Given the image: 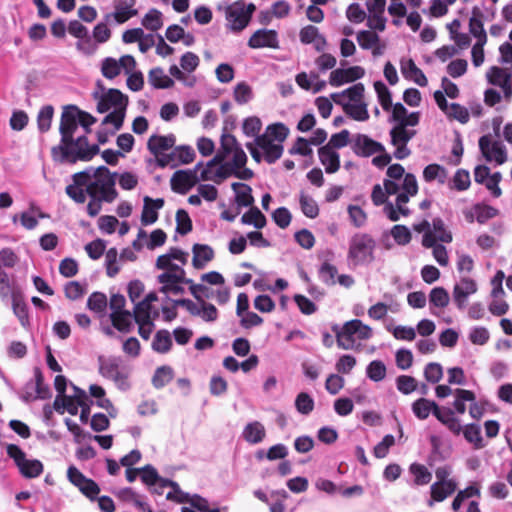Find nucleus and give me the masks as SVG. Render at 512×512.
Listing matches in <instances>:
<instances>
[{"label": "nucleus", "mask_w": 512, "mask_h": 512, "mask_svg": "<svg viewBox=\"0 0 512 512\" xmlns=\"http://www.w3.org/2000/svg\"><path fill=\"white\" fill-rule=\"evenodd\" d=\"M94 99L97 101V111L107 114L102 124H112L116 131L120 130L126 115L128 97L118 89L103 90L101 93L94 92Z\"/></svg>", "instance_id": "f03ea898"}, {"label": "nucleus", "mask_w": 512, "mask_h": 512, "mask_svg": "<svg viewBox=\"0 0 512 512\" xmlns=\"http://www.w3.org/2000/svg\"><path fill=\"white\" fill-rule=\"evenodd\" d=\"M314 399L306 392H301L296 396L295 408L303 415H309L314 409Z\"/></svg>", "instance_id": "052dcab7"}, {"label": "nucleus", "mask_w": 512, "mask_h": 512, "mask_svg": "<svg viewBox=\"0 0 512 512\" xmlns=\"http://www.w3.org/2000/svg\"><path fill=\"white\" fill-rule=\"evenodd\" d=\"M54 108L51 105L43 106L37 115V125L40 132H47L52 123Z\"/></svg>", "instance_id": "6e6d98bb"}, {"label": "nucleus", "mask_w": 512, "mask_h": 512, "mask_svg": "<svg viewBox=\"0 0 512 512\" xmlns=\"http://www.w3.org/2000/svg\"><path fill=\"white\" fill-rule=\"evenodd\" d=\"M136 0H114V12L107 13L104 16L106 22L114 21L116 24H123L130 18L138 14L137 9L134 8Z\"/></svg>", "instance_id": "a211bd4d"}, {"label": "nucleus", "mask_w": 512, "mask_h": 512, "mask_svg": "<svg viewBox=\"0 0 512 512\" xmlns=\"http://www.w3.org/2000/svg\"><path fill=\"white\" fill-rule=\"evenodd\" d=\"M278 44V34L271 29H259L248 40V46L252 49L277 48Z\"/></svg>", "instance_id": "b1692460"}, {"label": "nucleus", "mask_w": 512, "mask_h": 512, "mask_svg": "<svg viewBox=\"0 0 512 512\" xmlns=\"http://www.w3.org/2000/svg\"><path fill=\"white\" fill-rule=\"evenodd\" d=\"M477 283L470 277H461L453 287V301L459 310L466 308L468 298L477 292Z\"/></svg>", "instance_id": "f3484780"}, {"label": "nucleus", "mask_w": 512, "mask_h": 512, "mask_svg": "<svg viewBox=\"0 0 512 512\" xmlns=\"http://www.w3.org/2000/svg\"><path fill=\"white\" fill-rule=\"evenodd\" d=\"M107 304V297L102 292H93L87 300V307L96 313H102Z\"/></svg>", "instance_id": "338daca9"}, {"label": "nucleus", "mask_w": 512, "mask_h": 512, "mask_svg": "<svg viewBox=\"0 0 512 512\" xmlns=\"http://www.w3.org/2000/svg\"><path fill=\"white\" fill-rule=\"evenodd\" d=\"M351 148L360 157H370L384 151V145L365 134H356L352 139Z\"/></svg>", "instance_id": "aec40b11"}, {"label": "nucleus", "mask_w": 512, "mask_h": 512, "mask_svg": "<svg viewBox=\"0 0 512 512\" xmlns=\"http://www.w3.org/2000/svg\"><path fill=\"white\" fill-rule=\"evenodd\" d=\"M34 390L36 399H47L51 392L48 385L44 383L42 372L39 368L34 369Z\"/></svg>", "instance_id": "3c124183"}, {"label": "nucleus", "mask_w": 512, "mask_h": 512, "mask_svg": "<svg viewBox=\"0 0 512 512\" xmlns=\"http://www.w3.org/2000/svg\"><path fill=\"white\" fill-rule=\"evenodd\" d=\"M365 70L360 66H353L347 69H335L331 72L329 83L333 87H339L345 83L353 82L363 78Z\"/></svg>", "instance_id": "4be33fe9"}, {"label": "nucleus", "mask_w": 512, "mask_h": 512, "mask_svg": "<svg viewBox=\"0 0 512 512\" xmlns=\"http://www.w3.org/2000/svg\"><path fill=\"white\" fill-rule=\"evenodd\" d=\"M224 160V152L220 147L216 155L210 161H208L206 167L201 171L200 179L203 181L214 180V177L212 176L214 173L212 172V168L215 166L219 167Z\"/></svg>", "instance_id": "e2e57ef3"}, {"label": "nucleus", "mask_w": 512, "mask_h": 512, "mask_svg": "<svg viewBox=\"0 0 512 512\" xmlns=\"http://www.w3.org/2000/svg\"><path fill=\"white\" fill-rule=\"evenodd\" d=\"M423 179L426 182L437 180L440 184H444L447 179V171L439 164H429L423 170Z\"/></svg>", "instance_id": "37998d69"}, {"label": "nucleus", "mask_w": 512, "mask_h": 512, "mask_svg": "<svg viewBox=\"0 0 512 512\" xmlns=\"http://www.w3.org/2000/svg\"><path fill=\"white\" fill-rule=\"evenodd\" d=\"M457 490V481L434 482L430 487L431 498L427 504L432 507L435 502H442Z\"/></svg>", "instance_id": "cd10ccee"}, {"label": "nucleus", "mask_w": 512, "mask_h": 512, "mask_svg": "<svg viewBox=\"0 0 512 512\" xmlns=\"http://www.w3.org/2000/svg\"><path fill=\"white\" fill-rule=\"evenodd\" d=\"M110 318L113 326L121 331V332H129L132 328V321L134 319V315L125 310L118 311L110 314Z\"/></svg>", "instance_id": "a19ab883"}, {"label": "nucleus", "mask_w": 512, "mask_h": 512, "mask_svg": "<svg viewBox=\"0 0 512 512\" xmlns=\"http://www.w3.org/2000/svg\"><path fill=\"white\" fill-rule=\"evenodd\" d=\"M449 294L443 287H435L430 291L429 302L431 306L445 308L449 304Z\"/></svg>", "instance_id": "5fc2aeb1"}, {"label": "nucleus", "mask_w": 512, "mask_h": 512, "mask_svg": "<svg viewBox=\"0 0 512 512\" xmlns=\"http://www.w3.org/2000/svg\"><path fill=\"white\" fill-rule=\"evenodd\" d=\"M178 275H170V273H162L157 277L158 282L162 285L159 289L161 293L179 295L184 293L183 283H192L191 279L186 278V272L180 271Z\"/></svg>", "instance_id": "412c9836"}, {"label": "nucleus", "mask_w": 512, "mask_h": 512, "mask_svg": "<svg viewBox=\"0 0 512 512\" xmlns=\"http://www.w3.org/2000/svg\"><path fill=\"white\" fill-rule=\"evenodd\" d=\"M175 142L176 138L173 134L166 136L152 135L147 142V148L157 161L159 157L174 147Z\"/></svg>", "instance_id": "a878e982"}, {"label": "nucleus", "mask_w": 512, "mask_h": 512, "mask_svg": "<svg viewBox=\"0 0 512 512\" xmlns=\"http://www.w3.org/2000/svg\"><path fill=\"white\" fill-rule=\"evenodd\" d=\"M479 148L488 162H495L502 165L507 161V150L499 140H493L491 135H483L479 139Z\"/></svg>", "instance_id": "ddd939ff"}, {"label": "nucleus", "mask_w": 512, "mask_h": 512, "mask_svg": "<svg viewBox=\"0 0 512 512\" xmlns=\"http://www.w3.org/2000/svg\"><path fill=\"white\" fill-rule=\"evenodd\" d=\"M192 264L195 269H203L214 258V250L207 244H194Z\"/></svg>", "instance_id": "c756f323"}, {"label": "nucleus", "mask_w": 512, "mask_h": 512, "mask_svg": "<svg viewBox=\"0 0 512 512\" xmlns=\"http://www.w3.org/2000/svg\"><path fill=\"white\" fill-rule=\"evenodd\" d=\"M475 394L470 390L465 389H457L456 390V399L453 403V407L455 411L459 414H464L466 411V401H474Z\"/></svg>", "instance_id": "680f3d73"}, {"label": "nucleus", "mask_w": 512, "mask_h": 512, "mask_svg": "<svg viewBox=\"0 0 512 512\" xmlns=\"http://www.w3.org/2000/svg\"><path fill=\"white\" fill-rule=\"evenodd\" d=\"M166 487H170L171 490L167 493L166 498L168 500H174L178 503H186L189 493L183 492L180 489V486L178 483L166 479V481H163L162 490Z\"/></svg>", "instance_id": "603ef678"}, {"label": "nucleus", "mask_w": 512, "mask_h": 512, "mask_svg": "<svg viewBox=\"0 0 512 512\" xmlns=\"http://www.w3.org/2000/svg\"><path fill=\"white\" fill-rule=\"evenodd\" d=\"M84 172H87V193L90 197L86 210L90 217H96L102 209V203H112L118 197L115 188L117 173L110 172L106 166L89 168Z\"/></svg>", "instance_id": "f257e3e1"}, {"label": "nucleus", "mask_w": 512, "mask_h": 512, "mask_svg": "<svg viewBox=\"0 0 512 512\" xmlns=\"http://www.w3.org/2000/svg\"><path fill=\"white\" fill-rule=\"evenodd\" d=\"M242 436L248 443L258 444L264 440L266 431L261 422L253 421L244 427Z\"/></svg>", "instance_id": "72a5a7b5"}, {"label": "nucleus", "mask_w": 512, "mask_h": 512, "mask_svg": "<svg viewBox=\"0 0 512 512\" xmlns=\"http://www.w3.org/2000/svg\"><path fill=\"white\" fill-rule=\"evenodd\" d=\"M143 201L144 205L141 214V223L144 226H147L158 220V210L163 208L165 202L163 198L152 199L149 196H145Z\"/></svg>", "instance_id": "c85d7f7f"}, {"label": "nucleus", "mask_w": 512, "mask_h": 512, "mask_svg": "<svg viewBox=\"0 0 512 512\" xmlns=\"http://www.w3.org/2000/svg\"><path fill=\"white\" fill-rule=\"evenodd\" d=\"M136 67V61L131 55H124L119 60L112 57H106L101 63L102 75L107 79H114L122 70L129 74Z\"/></svg>", "instance_id": "4468645a"}, {"label": "nucleus", "mask_w": 512, "mask_h": 512, "mask_svg": "<svg viewBox=\"0 0 512 512\" xmlns=\"http://www.w3.org/2000/svg\"><path fill=\"white\" fill-rule=\"evenodd\" d=\"M241 222L262 229L266 225V217L257 207H251L249 211L243 214Z\"/></svg>", "instance_id": "a18cd8bd"}, {"label": "nucleus", "mask_w": 512, "mask_h": 512, "mask_svg": "<svg viewBox=\"0 0 512 512\" xmlns=\"http://www.w3.org/2000/svg\"><path fill=\"white\" fill-rule=\"evenodd\" d=\"M487 79L492 85L500 87L511 82V73L506 69L493 66L487 72Z\"/></svg>", "instance_id": "c03bdc74"}, {"label": "nucleus", "mask_w": 512, "mask_h": 512, "mask_svg": "<svg viewBox=\"0 0 512 512\" xmlns=\"http://www.w3.org/2000/svg\"><path fill=\"white\" fill-rule=\"evenodd\" d=\"M375 245L370 235L357 233L350 240L348 257L356 264L370 262L373 259Z\"/></svg>", "instance_id": "9d476101"}, {"label": "nucleus", "mask_w": 512, "mask_h": 512, "mask_svg": "<svg viewBox=\"0 0 512 512\" xmlns=\"http://www.w3.org/2000/svg\"><path fill=\"white\" fill-rule=\"evenodd\" d=\"M221 148L223 149L225 159L232 155L231 160L228 162L234 169L238 170L246 165L247 155L233 135L227 133L221 135Z\"/></svg>", "instance_id": "2eb2a0df"}, {"label": "nucleus", "mask_w": 512, "mask_h": 512, "mask_svg": "<svg viewBox=\"0 0 512 512\" xmlns=\"http://www.w3.org/2000/svg\"><path fill=\"white\" fill-rule=\"evenodd\" d=\"M255 145L263 151L264 159L269 164L276 162L283 154V145L274 142L267 135L257 136Z\"/></svg>", "instance_id": "5701e85b"}, {"label": "nucleus", "mask_w": 512, "mask_h": 512, "mask_svg": "<svg viewBox=\"0 0 512 512\" xmlns=\"http://www.w3.org/2000/svg\"><path fill=\"white\" fill-rule=\"evenodd\" d=\"M142 25L151 31L159 30L162 25V13L157 9H150L142 19Z\"/></svg>", "instance_id": "13d9d810"}, {"label": "nucleus", "mask_w": 512, "mask_h": 512, "mask_svg": "<svg viewBox=\"0 0 512 512\" xmlns=\"http://www.w3.org/2000/svg\"><path fill=\"white\" fill-rule=\"evenodd\" d=\"M189 254L187 252H184L183 250L172 247L169 249V251L166 254L160 255L156 260V267L158 269H164L166 267H169L170 261L173 260L179 261L182 265H185L187 263Z\"/></svg>", "instance_id": "f704fd0d"}, {"label": "nucleus", "mask_w": 512, "mask_h": 512, "mask_svg": "<svg viewBox=\"0 0 512 512\" xmlns=\"http://www.w3.org/2000/svg\"><path fill=\"white\" fill-rule=\"evenodd\" d=\"M300 205L303 214L309 218H316L319 214V208L316 201L309 195L302 193L300 195Z\"/></svg>", "instance_id": "69168bd1"}, {"label": "nucleus", "mask_w": 512, "mask_h": 512, "mask_svg": "<svg viewBox=\"0 0 512 512\" xmlns=\"http://www.w3.org/2000/svg\"><path fill=\"white\" fill-rule=\"evenodd\" d=\"M436 407H439L436 402L420 398L413 402L412 411L418 419L425 420L431 413L433 414V411H436Z\"/></svg>", "instance_id": "ea45409f"}, {"label": "nucleus", "mask_w": 512, "mask_h": 512, "mask_svg": "<svg viewBox=\"0 0 512 512\" xmlns=\"http://www.w3.org/2000/svg\"><path fill=\"white\" fill-rule=\"evenodd\" d=\"M173 377L174 372L170 366H161L156 369L152 378V384L155 388L160 389L170 383Z\"/></svg>", "instance_id": "09e8293b"}, {"label": "nucleus", "mask_w": 512, "mask_h": 512, "mask_svg": "<svg viewBox=\"0 0 512 512\" xmlns=\"http://www.w3.org/2000/svg\"><path fill=\"white\" fill-rule=\"evenodd\" d=\"M300 41L303 44H313L318 52H323L327 46L326 38L320 34L319 29L313 25H307L300 30Z\"/></svg>", "instance_id": "bb28decb"}, {"label": "nucleus", "mask_w": 512, "mask_h": 512, "mask_svg": "<svg viewBox=\"0 0 512 512\" xmlns=\"http://www.w3.org/2000/svg\"><path fill=\"white\" fill-rule=\"evenodd\" d=\"M232 189L235 192V201L241 207L251 206L254 202L252 189L245 183H233Z\"/></svg>", "instance_id": "58836bf2"}, {"label": "nucleus", "mask_w": 512, "mask_h": 512, "mask_svg": "<svg viewBox=\"0 0 512 512\" xmlns=\"http://www.w3.org/2000/svg\"><path fill=\"white\" fill-rule=\"evenodd\" d=\"M98 371L104 378L112 380L120 390L126 391L130 388L129 372L121 366L119 358L99 356Z\"/></svg>", "instance_id": "0eeeda50"}, {"label": "nucleus", "mask_w": 512, "mask_h": 512, "mask_svg": "<svg viewBox=\"0 0 512 512\" xmlns=\"http://www.w3.org/2000/svg\"><path fill=\"white\" fill-rule=\"evenodd\" d=\"M12 307H13L14 314L19 319L21 324L23 326H26L29 323L28 307H27L26 303L23 301V299L20 296L13 294L12 295Z\"/></svg>", "instance_id": "4d7b16f0"}, {"label": "nucleus", "mask_w": 512, "mask_h": 512, "mask_svg": "<svg viewBox=\"0 0 512 512\" xmlns=\"http://www.w3.org/2000/svg\"><path fill=\"white\" fill-rule=\"evenodd\" d=\"M418 193V183L412 173H407L402 183V191L397 195L395 203L387 202L383 213L392 222L399 221L401 217H408L411 210L407 207L410 198Z\"/></svg>", "instance_id": "423d86ee"}, {"label": "nucleus", "mask_w": 512, "mask_h": 512, "mask_svg": "<svg viewBox=\"0 0 512 512\" xmlns=\"http://www.w3.org/2000/svg\"><path fill=\"white\" fill-rule=\"evenodd\" d=\"M401 72L406 79L414 81L417 85L425 87L428 84L427 78L412 59L401 63Z\"/></svg>", "instance_id": "473e14b6"}, {"label": "nucleus", "mask_w": 512, "mask_h": 512, "mask_svg": "<svg viewBox=\"0 0 512 512\" xmlns=\"http://www.w3.org/2000/svg\"><path fill=\"white\" fill-rule=\"evenodd\" d=\"M148 80L149 83L157 89H167L174 86V80L166 75L164 70L160 67L150 70Z\"/></svg>", "instance_id": "4c0bfd02"}, {"label": "nucleus", "mask_w": 512, "mask_h": 512, "mask_svg": "<svg viewBox=\"0 0 512 512\" xmlns=\"http://www.w3.org/2000/svg\"><path fill=\"white\" fill-rule=\"evenodd\" d=\"M87 172H78L73 175V184L66 187V194L76 203L82 204L86 201L87 193Z\"/></svg>", "instance_id": "393cba45"}, {"label": "nucleus", "mask_w": 512, "mask_h": 512, "mask_svg": "<svg viewBox=\"0 0 512 512\" xmlns=\"http://www.w3.org/2000/svg\"><path fill=\"white\" fill-rule=\"evenodd\" d=\"M357 42L364 50H369L380 42V37L371 30H361L357 33Z\"/></svg>", "instance_id": "bf43d9fd"}, {"label": "nucleus", "mask_w": 512, "mask_h": 512, "mask_svg": "<svg viewBox=\"0 0 512 512\" xmlns=\"http://www.w3.org/2000/svg\"><path fill=\"white\" fill-rule=\"evenodd\" d=\"M79 125V108L75 105H68L63 108L59 126L61 134L60 144L67 143L72 139L74 132Z\"/></svg>", "instance_id": "dca6fc26"}, {"label": "nucleus", "mask_w": 512, "mask_h": 512, "mask_svg": "<svg viewBox=\"0 0 512 512\" xmlns=\"http://www.w3.org/2000/svg\"><path fill=\"white\" fill-rule=\"evenodd\" d=\"M480 16V10L475 7L473 9V16L469 21V31L477 39V41L487 42L486 31L484 30L482 20L479 18Z\"/></svg>", "instance_id": "79ce46f5"}, {"label": "nucleus", "mask_w": 512, "mask_h": 512, "mask_svg": "<svg viewBox=\"0 0 512 512\" xmlns=\"http://www.w3.org/2000/svg\"><path fill=\"white\" fill-rule=\"evenodd\" d=\"M374 89L377 94L378 101L382 106L383 110L389 111L392 107L391 92L388 87L382 81H376L374 83Z\"/></svg>", "instance_id": "8fccbe9b"}, {"label": "nucleus", "mask_w": 512, "mask_h": 512, "mask_svg": "<svg viewBox=\"0 0 512 512\" xmlns=\"http://www.w3.org/2000/svg\"><path fill=\"white\" fill-rule=\"evenodd\" d=\"M6 451L8 456L14 460L23 477L32 479L42 474L44 469L42 462L37 459H28L25 452L19 446L9 444Z\"/></svg>", "instance_id": "1a4fd4ad"}, {"label": "nucleus", "mask_w": 512, "mask_h": 512, "mask_svg": "<svg viewBox=\"0 0 512 512\" xmlns=\"http://www.w3.org/2000/svg\"><path fill=\"white\" fill-rule=\"evenodd\" d=\"M415 135L416 130L404 128L399 124L390 130L391 144L395 147L394 157L396 159L403 160L411 154L407 144Z\"/></svg>", "instance_id": "f8f14e48"}, {"label": "nucleus", "mask_w": 512, "mask_h": 512, "mask_svg": "<svg viewBox=\"0 0 512 512\" xmlns=\"http://www.w3.org/2000/svg\"><path fill=\"white\" fill-rule=\"evenodd\" d=\"M255 9L253 3L246 4L242 0L228 5L225 9L227 28L233 32L244 30L248 26Z\"/></svg>", "instance_id": "6e6552de"}, {"label": "nucleus", "mask_w": 512, "mask_h": 512, "mask_svg": "<svg viewBox=\"0 0 512 512\" xmlns=\"http://www.w3.org/2000/svg\"><path fill=\"white\" fill-rule=\"evenodd\" d=\"M498 214V210L486 204H476L472 210L466 213V219L473 222L474 219L480 224L487 222L489 219L494 218Z\"/></svg>", "instance_id": "2f4dec72"}, {"label": "nucleus", "mask_w": 512, "mask_h": 512, "mask_svg": "<svg viewBox=\"0 0 512 512\" xmlns=\"http://www.w3.org/2000/svg\"><path fill=\"white\" fill-rule=\"evenodd\" d=\"M409 471L414 476V483L416 485H426L430 483L432 479V473L423 464L412 463L409 467Z\"/></svg>", "instance_id": "de8ad7c7"}, {"label": "nucleus", "mask_w": 512, "mask_h": 512, "mask_svg": "<svg viewBox=\"0 0 512 512\" xmlns=\"http://www.w3.org/2000/svg\"><path fill=\"white\" fill-rule=\"evenodd\" d=\"M289 133L288 128L282 123H275L269 125L264 135H267L276 143H281L287 138Z\"/></svg>", "instance_id": "0e129e2a"}, {"label": "nucleus", "mask_w": 512, "mask_h": 512, "mask_svg": "<svg viewBox=\"0 0 512 512\" xmlns=\"http://www.w3.org/2000/svg\"><path fill=\"white\" fill-rule=\"evenodd\" d=\"M318 155L327 173H335L339 169V154L335 152L329 145L320 147L318 150Z\"/></svg>", "instance_id": "7c9ffc66"}, {"label": "nucleus", "mask_w": 512, "mask_h": 512, "mask_svg": "<svg viewBox=\"0 0 512 512\" xmlns=\"http://www.w3.org/2000/svg\"><path fill=\"white\" fill-rule=\"evenodd\" d=\"M200 59L193 52H186L180 58V67L177 65H172L169 68V73L172 77L182 82L187 87H193L195 85L196 79L194 76H189L187 74L192 73L199 66Z\"/></svg>", "instance_id": "9b49d317"}, {"label": "nucleus", "mask_w": 512, "mask_h": 512, "mask_svg": "<svg viewBox=\"0 0 512 512\" xmlns=\"http://www.w3.org/2000/svg\"><path fill=\"white\" fill-rule=\"evenodd\" d=\"M118 259V251L116 248H110L105 254V266L106 273L109 277H115L119 271L120 267L117 265Z\"/></svg>", "instance_id": "774afa93"}, {"label": "nucleus", "mask_w": 512, "mask_h": 512, "mask_svg": "<svg viewBox=\"0 0 512 512\" xmlns=\"http://www.w3.org/2000/svg\"><path fill=\"white\" fill-rule=\"evenodd\" d=\"M200 163L196 165L194 170H178L170 180L171 188L179 194H186L199 180L197 176V169Z\"/></svg>", "instance_id": "6ab92c4d"}, {"label": "nucleus", "mask_w": 512, "mask_h": 512, "mask_svg": "<svg viewBox=\"0 0 512 512\" xmlns=\"http://www.w3.org/2000/svg\"><path fill=\"white\" fill-rule=\"evenodd\" d=\"M366 374L370 380L380 382L386 376V366L381 360H373L368 364Z\"/></svg>", "instance_id": "864d4df0"}, {"label": "nucleus", "mask_w": 512, "mask_h": 512, "mask_svg": "<svg viewBox=\"0 0 512 512\" xmlns=\"http://www.w3.org/2000/svg\"><path fill=\"white\" fill-rule=\"evenodd\" d=\"M172 344L170 332L166 329H162L157 331L154 335L151 347L153 351L157 353L166 354L171 350Z\"/></svg>", "instance_id": "e433bc0d"}, {"label": "nucleus", "mask_w": 512, "mask_h": 512, "mask_svg": "<svg viewBox=\"0 0 512 512\" xmlns=\"http://www.w3.org/2000/svg\"><path fill=\"white\" fill-rule=\"evenodd\" d=\"M462 432L466 441L473 444L475 449L484 447L481 428L479 425L473 423L468 424L463 428Z\"/></svg>", "instance_id": "49530a36"}, {"label": "nucleus", "mask_w": 512, "mask_h": 512, "mask_svg": "<svg viewBox=\"0 0 512 512\" xmlns=\"http://www.w3.org/2000/svg\"><path fill=\"white\" fill-rule=\"evenodd\" d=\"M332 330L338 347L344 350H359L360 344L356 343V339L368 340L373 335L372 328L358 319L347 321L342 327L334 325Z\"/></svg>", "instance_id": "39448f33"}, {"label": "nucleus", "mask_w": 512, "mask_h": 512, "mask_svg": "<svg viewBox=\"0 0 512 512\" xmlns=\"http://www.w3.org/2000/svg\"><path fill=\"white\" fill-rule=\"evenodd\" d=\"M364 91V85L357 83L341 92L332 93L330 97L337 105H341L351 118L366 121L369 119V113L367 105L362 101Z\"/></svg>", "instance_id": "7ed1b4c3"}, {"label": "nucleus", "mask_w": 512, "mask_h": 512, "mask_svg": "<svg viewBox=\"0 0 512 512\" xmlns=\"http://www.w3.org/2000/svg\"><path fill=\"white\" fill-rule=\"evenodd\" d=\"M98 153V145H89L86 136H79L76 139L72 137L67 143L52 148L53 157L62 163H75L78 160L89 161Z\"/></svg>", "instance_id": "20e7f679"}, {"label": "nucleus", "mask_w": 512, "mask_h": 512, "mask_svg": "<svg viewBox=\"0 0 512 512\" xmlns=\"http://www.w3.org/2000/svg\"><path fill=\"white\" fill-rule=\"evenodd\" d=\"M141 480L148 486L155 487V491L162 494L163 481L165 478L159 476L157 470L152 465H146L140 469Z\"/></svg>", "instance_id": "c9c22d12"}]
</instances>
